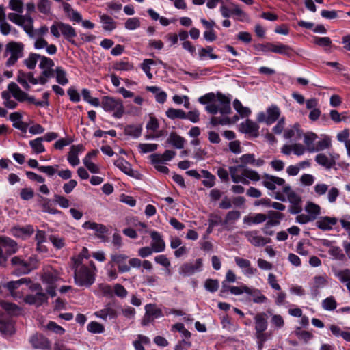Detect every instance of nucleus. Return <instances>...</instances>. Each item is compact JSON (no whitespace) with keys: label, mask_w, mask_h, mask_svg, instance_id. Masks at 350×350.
Listing matches in <instances>:
<instances>
[{"label":"nucleus","mask_w":350,"mask_h":350,"mask_svg":"<svg viewBox=\"0 0 350 350\" xmlns=\"http://www.w3.org/2000/svg\"><path fill=\"white\" fill-rule=\"evenodd\" d=\"M74 270V280L75 284L79 286L89 287L95 281L96 266L93 261H90L88 265H72Z\"/></svg>","instance_id":"nucleus-1"},{"label":"nucleus","mask_w":350,"mask_h":350,"mask_svg":"<svg viewBox=\"0 0 350 350\" xmlns=\"http://www.w3.org/2000/svg\"><path fill=\"white\" fill-rule=\"evenodd\" d=\"M38 260L34 256H29L27 259L23 256H15L10 260L12 273L16 275L29 273L38 269Z\"/></svg>","instance_id":"nucleus-2"},{"label":"nucleus","mask_w":350,"mask_h":350,"mask_svg":"<svg viewBox=\"0 0 350 350\" xmlns=\"http://www.w3.org/2000/svg\"><path fill=\"white\" fill-rule=\"evenodd\" d=\"M129 256L115 252L110 256V260L107 263V275L110 280H116L118 278V272L120 273L130 271V266L127 262Z\"/></svg>","instance_id":"nucleus-3"},{"label":"nucleus","mask_w":350,"mask_h":350,"mask_svg":"<svg viewBox=\"0 0 350 350\" xmlns=\"http://www.w3.org/2000/svg\"><path fill=\"white\" fill-rule=\"evenodd\" d=\"M100 105L109 113H112L116 118H120L124 113V107L121 99L114 97L105 96L102 97Z\"/></svg>","instance_id":"nucleus-4"},{"label":"nucleus","mask_w":350,"mask_h":350,"mask_svg":"<svg viewBox=\"0 0 350 350\" xmlns=\"http://www.w3.org/2000/svg\"><path fill=\"white\" fill-rule=\"evenodd\" d=\"M23 44L22 43L10 42L6 44L5 56L10 54V57L6 62L7 66H11L16 64L18 59L23 56Z\"/></svg>","instance_id":"nucleus-5"},{"label":"nucleus","mask_w":350,"mask_h":350,"mask_svg":"<svg viewBox=\"0 0 350 350\" xmlns=\"http://www.w3.org/2000/svg\"><path fill=\"white\" fill-rule=\"evenodd\" d=\"M42 281L48 284L46 288L47 294L51 297L56 296V282L59 280V277L56 271H46L42 275Z\"/></svg>","instance_id":"nucleus-6"},{"label":"nucleus","mask_w":350,"mask_h":350,"mask_svg":"<svg viewBox=\"0 0 350 350\" xmlns=\"http://www.w3.org/2000/svg\"><path fill=\"white\" fill-rule=\"evenodd\" d=\"M120 307L116 306L115 303H108L104 308L96 311L94 314L96 317L105 321L109 319H115L118 317Z\"/></svg>","instance_id":"nucleus-7"},{"label":"nucleus","mask_w":350,"mask_h":350,"mask_svg":"<svg viewBox=\"0 0 350 350\" xmlns=\"http://www.w3.org/2000/svg\"><path fill=\"white\" fill-rule=\"evenodd\" d=\"M255 324V336L256 338H262L263 334H267L265 332L268 327L267 314L265 312H258L254 317Z\"/></svg>","instance_id":"nucleus-8"},{"label":"nucleus","mask_w":350,"mask_h":350,"mask_svg":"<svg viewBox=\"0 0 350 350\" xmlns=\"http://www.w3.org/2000/svg\"><path fill=\"white\" fill-rule=\"evenodd\" d=\"M29 342L34 349H40L43 350H50L51 342L43 334L36 333L29 338Z\"/></svg>","instance_id":"nucleus-9"},{"label":"nucleus","mask_w":350,"mask_h":350,"mask_svg":"<svg viewBox=\"0 0 350 350\" xmlns=\"http://www.w3.org/2000/svg\"><path fill=\"white\" fill-rule=\"evenodd\" d=\"M25 303L40 307L48 301V296L44 292H37L36 294H29L23 298Z\"/></svg>","instance_id":"nucleus-10"},{"label":"nucleus","mask_w":350,"mask_h":350,"mask_svg":"<svg viewBox=\"0 0 350 350\" xmlns=\"http://www.w3.org/2000/svg\"><path fill=\"white\" fill-rule=\"evenodd\" d=\"M202 267V259L198 258L195 263L186 262L183 264L179 269V273L184 276L193 275L196 271H200Z\"/></svg>","instance_id":"nucleus-11"},{"label":"nucleus","mask_w":350,"mask_h":350,"mask_svg":"<svg viewBox=\"0 0 350 350\" xmlns=\"http://www.w3.org/2000/svg\"><path fill=\"white\" fill-rule=\"evenodd\" d=\"M339 158L338 154H330L329 157L325 154L320 153L316 155L315 161L321 166L329 170L336 165V161Z\"/></svg>","instance_id":"nucleus-12"},{"label":"nucleus","mask_w":350,"mask_h":350,"mask_svg":"<svg viewBox=\"0 0 350 350\" xmlns=\"http://www.w3.org/2000/svg\"><path fill=\"white\" fill-rule=\"evenodd\" d=\"M0 247L3 248V253L8 257L18 251L17 243L8 237H0Z\"/></svg>","instance_id":"nucleus-13"},{"label":"nucleus","mask_w":350,"mask_h":350,"mask_svg":"<svg viewBox=\"0 0 350 350\" xmlns=\"http://www.w3.org/2000/svg\"><path fill=\"white\" fill-rule=\"evenodd\" d=\"M59 30L64 38L72 44L77 46V44L74 40V38L77 36L75 28L70 25L62 22H59Z\"/></svg>","instance_id":"nucleus-14"},{"label":"nucleus","mask_w":350,"mask_h":350,"mask_svg":"<svg viewBox=\"0 0 350 350\" xmlns=\"http://www.w3.org/2000/svg\"><path fill=\"white\" fill-rule=\"evenodd\" d=\"M83 228L85 229L94 230L96 232V236L103 240H105V234L107 233L108 229L106 226L92 222L90 221H85L83 224Z\"/></svg>","instance_id":"nucleus-15"},{"label":"nucleus","mask_w":350,"mask_h":350,"mask_svg":"<svg viewBox=\"0 0 350 350\" xmlns=\"http://www.w3.org/2000/svg\"><path fill=\"white\" fill-rule=\"evenodd\" d=\"M262 178L263 186L271 191H273L275 189V185H284L285 183V180L284 178L270 175L268 174H265L262 176Z\"/></svg>","instance_id":"nucleus-16"},{"label":"nucleus","mask_w":350,"mask_h":350,"mask_svg":"<svg viewBox=\"0 0 350 350\" xmlns=\"http://www.w3.org/2000/svg\"><path fill=\"white\" fill-rule=\"evenodd\" d=\"M216 97L219 103L217 106L219 107V113L222 115L230 114L232 111L230 98L219 92L217 93Z\"/></svg>","instance_id":"nucleus-17"},{"label":"nucleus","mask_w":350,"mask_h":350,"mask_svg":"<svg viewBox=\"0 0 350 350\" xmlns=\"http://www.w3.org/2000/svg\"><path fill=\"white\" fill-rule=\"evenodd\" d=\"M150 235L152 239L150 245L154 250V252H163L165 249V243L161 234L157 231H152Z\"/></svg>","instance_id":"nucleus-18"},{"label":"nucleus","mask_w":350,"mask_h":350,"mask_svg":"<svg viewBox=\"0 0 350 350\" xmlns=\"http://www.w3.org/2000/svg\"><path fill=\"white\" fill-rule=\"evenodd\" d=\"M267 221L265 224V228L271 226H276L280 224V221L284 218V215L279 211L270 210L267 212Z\"/></svg>","instance_id":"nucleus-19"},{"label":"nucleus","mask_w":350,"mask_h":350,"mask_svg":"<svg viewBox=\"0 0 350 350\" xmlns=\"http://www.w3.org/2000/svg\"><path fill=\"white\" fill-rule=\"evenodd\" d=\"M34 232L33 226L26 225L25 226H14L11 228V233L16 237L26 238L30 237Z\"/></svg>","instance_id":"nucleus-20"},{"label":"nucleus","mask_w":350,"mask_h":350,"mask_svg":"<svg viewBox=\"0 0 350 350\" xmlns=\"http://www.w3.org/2000/svg\"><path fill=\"white\" fill-rule=\"evenodd\" d=\"M241 164L239 167L244 168L247 165L260 167L264 165L265 161L262 159H256L253 154H245L240 157Z\"/></svg>","instance_id":"nucleus-21"},{"label":"nucleus","mask_w":350,"mask_h":350,"mask_svg":"<svg viewBox=\"0 0 350 350\" xmlns=\"http://www.w3.org/2000/svg\"><path fill=\"white\" fill-rule=\"evenodd\" d=\"M243 133L250 135L252 137H257L259 135L258 125L250 119H247L241 124Z\"/></svg>","instance_id":"nucleus-22"},{"label":"nucleus","mask_w":350,"mask_h":350,"mask_svg":"<svg viewBox=\"0 0 350 350\" xmlns=\"http://www.w3.org/2000/svg\"><path fill=\"white\" fill-rule=\"evenodd\" d=\"M84 150V146L82 144L73 145L70 147L68 155V161L72 166H76L79 163L78 154Z\"/></svg>","instance_id":"nucleus-23"},{"label":"nucleus","mask_w":350,"mask_h":350,"mask_svg":"<svg viewBox=\"0 0 350 350\" xmlns=\"http://www.w3.org/2000/svg\"><path fill=\"white\" fill-rule=\"evenodd\" d=\"M242 234L252 245L255 247L262 246V236L258 234V230L245 231L242 232Z\"/></svg>","instance_id":"nucleus-24"},{"label":"nucleus","mask_w":350,"mask_h":350,"mask_svg":"<svg viewBox=\"0 0 350 350\" xmlns=\"http://www.w3.org/2000/svg\"><path fill=\"white\" fill-rule=\"evenodd\" d=\"M272 52L280 55H284L288 57H291L295 54V52L291 46H289L288 45L284 44L282 43H273Z\"/></svg>","instance_id":"nucleus-25"},{"label":"nucleus","mask_w":350,"mask_h":350,"mask_svg":"<svg viewBox=\"0 0 350 350\" xmlns=\"http://www.w3.org/2000/svg\"><path fill=\"white\" fill-rule=\"evenodd\" d=\"M336 218L325 216L318 220L316 222V226L322 230H330L332 229V226L336 225Z\"/></svg>","instance_id":"nucleus-26"},{"label":"nucleus","mask_w":350,"mask_h":350,"mask_svg":"<svg viewBox=\"0 0 350 350\" xmlns=\"http://www.w3.org/2000/svg\"><path fill=\"white\" fill-rule=\"evenodd\" d=\"M114 165L124 174L130 176H135L134 171L131 168V165L124 158L120 157L116 160Z\"/></svg>","instance_id":"nucleus-27"},{"label":"nucleus","mask_w":350,"mask_h":350,"mask_svg":"<svg viewBox=\"0 0 350 350\" xmlns=\"http://www.w3.org/2000/svg\"><path fill=\"white\" fill-rule=\"evenodd\" d=\"M267 124L271 125L274 123L280 116V110L279 107L275 105H272L267 109Z\"/></svg>","instance_id":"nucleus-28"},{"label":"nucleus","mask_w":350,"mask_h":350,"mask_svg":"<svg viewBox=\"0 0 350 350\" xmlns=\"http://www.w3.org/2000/svg\"><path fill=\"white\" fill-rule=\"evenodd\" d=\"M167 142L176 148L182 149L184 147L185 140L183 137L178 135L176 133L172 132L167 139Z\"/></svg>","instance_id":"nucleus-29"},{"label":"nucleus","mask_w":350,"mask_h":350,"mask_svg":"<svg viewBox=\"0 0 350 350\" xmlns=\"http://www.w3.org/2000/svg\"><path fill=\"white\" fill-rule=\"evenodd\" d=\"M267 219V214L256 213L251 216H245L243 218V223L248 225L262 224Z\"/></svg>","instance_id":"nucleus-30"},{"label":"nucleus","mask_w":350,"mask_h":350,"mask_svg":"<svg viewBox=\"0 0 350 350\" xmlns=\"http://www.w3.org/2000/svg\"><path fill=\"white\" fill-rule=\"evenodd\" d=\"M176 155V152L173 150H167L163 154H153L150 156L151 161L155 162H164L170 161Z\"/></svg>","instance_id":"nucleus-31"},{"label":"nucleus","mask_w":350,"mask_h":350,"mask_svg":"<svg viewBox=\"0 0 350 350\" xmlns=\"http://www.w3.org/2000/svg\"><path fill=\"white\" fill-rule=\"evenodd\" d=\"M327 278L323 275H316L314 278V284L312 287V293L316 296L319 294V289L327 284Z\"/></svg>","instance_id":"nucleus-32"},{"label":"nucleus","mask_w":350,"mask_h":350,"mask_svg":"<svg viewBox=\"0 0 350 350\" xmlns=\"http://www.w3.org/2000/svg\"><path fill=\"white\" fill-rule=\"evenodd\" d=\"M142 131V124L126 125L124 129V132L125 135L132 136L134 138H138L141 135Z\"/></svg>","instance_id":"nucleus-33"},{"label":"nucleus","mask_w":350,"mask_h":350,"mask_svg":"<svg viewBox=\"0 0 350 350\" xmlns=\"http://www.w3.org/2000/svg\"><path fill=\"white\" fill-rule=\"evenodd\" d=\"M146 316L148 319L159 318L162 316V310L153 304H147L145 307Z\"/></svg>","instance_id":"nucleus-34"},{"label":"nucleus","mask_w":350,"mask_h":350,"mask_svg":"<svg viewBox=\"0 0 350 350\" xmlns=\"http://www.w3.org/2000/svg\"><path fill=\"white\" fill-rule=\"evenodd\" d=\"M30 282V278H24L17 281H10L9 282H7L3 285V286L6 288L12 294L14 291L18 288L21 284Z\"/></svg>","instance_id":"nucleus-35"},{"label":"nucleus","mask_w":350,"mask_h":350,"mask_svg":"<svg viewBox=\"0 0 350 350\" xmlns=\"http://www.w3.org/2000/svg\"><path fill=\"white\" fill-rule=\"evenodd\" d=\"M100 22L103 23V29L106 31H112L116 28V23L113 19L106 14L100 16Z\"/></svg>","instance_id":"nucleus-36"},{"label":"nucleus","mask_w":350,"mask_h":350,"mask_svg":"<svg viewBox=\"0 0 350 350\" xmlns=\"http://www.w3.org/2000/svg\"><path fill=\"white\" fill-rule=\"evenodd\" d=\"M0 332L3 334H12L14 332V329L12 322L5 319H0Z\"/></svg>","instance_id":"nucleus-37"},{"label":"nucleus","mask_w":350,"mask_h":350,"mask_svg":"<svg viewBox=\"0 0 350 350\" xmlns=\"http://www.w3.org/2000/svg\"><path fill=\"white\" fill-rule=\"evenodd\" d=\"M24 18V26L23 30L29 36H33V19L29 13L23 15Z\"/></svg>","instance_id":"nucleus-38"},{"label":"nucleus","mask_w":350,"mask_h":350,"mask_svg":"<svg viewBox=\"0 0 350 350\" xmlns=\"http://www.w3.org/2000/svg\"><path fill=\"white\" fill-rule=\"evenodd\" d=\"M331 146V139L328 137H325L323 139L319 140L315 148L310 149V152H319L329 148Z\"/></svg>","instance_id":"nucleus-39"},{"label":"nucleus","mask_w":350,"mask_h":350,"mask_svg":"<svg viewBox=\"0 0 350 350\" xmlns=\"http://www.w3.org/2000/svg\"><path fill=\"white\" fill-rule=\"evenodd\" d=\"M55 78L57 82L62 85H65L68 83V79L66 77V72L60 66L55 68Z\"/></svg>","instance_id":"nucleus-40"},{"label":"nucleus","mask_w":350,"mask_h":350,"mask_svg":"<svg viewBox=\"0 0 350 350\" xmlns=\"http://www.w3.org/2000/svg\"><path fill=\"white\" fill-rule=\"evenodd\" d=\"M42 142V139L41 137H38L29 142V145L36 154H40L45 152L44 146Z\"/></svg>","instance_id":"nucleus-41"},{"label":"nucleus","mask_w":350,"mask_h":350,"mask_svg":"<svg viewBox=\"0 0 350 350\" xmlns=\"http://www.w3.org/2000/svg\"><path fill=\"white\" fill-rule=\"evenodd\" d=\"M295 334L298 339L303 341L304 343L308 342V341L314 337L311 332L306 330H301L299 327L296 329Z\"/></svg>","instance_id":"nucleus-42"},{"label":"nucleus","mask_w":350,"mask_h":350,"mask_svg":"<svg viewBox=\"0 0 350 350\" xmlns=\"http://www.w3.org/2000/svg\"><path fill=\"white\" fill-rule=\"evenodd\" d=\"M230 14L239 16L240 21H249L250 18L247 13L243 12L237 5H233V8L230 10Z\"/></svg>","instance_id":"nucleus-43"},{"label":"nucleus","mask_w":350,"mask_h":350,"mask_svg":"<svg viewBox=\"0 0 350 350\" xmlns=\"http://www.w3.org/2000/svg\"><path fill=\"white\" fill-rule=\"evenodd\" d=\"M213 48L211 46H207L205 48H202L198 51V55L201 59L206 57L207 55L211 59H216L218 58V56L214 53H213Z\"/></svg>","instance_id":"nucleus-44"},{"label":"nucleus","mask_w":350,"mask_h":350,"mask_svg":"<svg viewBox=\"0 0 350 350\" xmlns=\"http://www.w3.org/2000/svg\"><path fill=\"white\" fill-rule=\"evenodd\" d=\"M81 94L85 101L94 107L100 106L99 99L97 98H92L90 95V92L89 90L83 89L81 91Z\"/></svg>","instance_id":"nucleus-45"},{"label":"nucleus","mask_w":350,"mask_h":350,"mask_svg":"<svg viewBox=\"0 0 350 350\" xmlns=\"http://www.w3.org/2000/svg\"><path fill=\"white\" fill-rule=\"evenodd\" d=\"M219 287V280L217 279H207L204 282V288L211 293L216 292Z\"/></svg>","instance_id":"nucleus-46"},{"label":"nucleus","mask_w":350,"mask_h":350,"mask_svg":"<svg viewBox=\"0 0 350 350\" xmlns=\"http://www.w3.org/2000/svg\"><path fill=\"white\" fill-rule=\"evenodd\" d=\"M166 116L167 118L172 120L176 118L185 119V111L182 109H176L174 108H170L166 111Z\"/></svg>","instance_id":"nucleus-47"},{"label":"nucleus","mask_w":350,"mask_h":350,"mask_svg":"<svg viewBox=\"0 0 350 350\" xmlns=\"http://www.w3.org/2000/svg\"><path fill=\"white\" fill-rule=\"evenodd\" d=\"M171 330L172 332H178L181 333L183 336L187 339L190 338L191 336V332L185 329L184 324L182 323H177L173 325L172 326Z\"/></svg>","instance_id":"nucleus-48"},{"label":"nucleus","mask_w":350,"mask_h":350,"mask_svg":"<svg viewBox=\"0 0 350 350\" xmlns=\"http://www.w3.org/2000/svg\"><path fill=\"white\" fill-rule=\"evenodd\" d=\"M154 64L155 61L154 59H145L141 64V68L146 73L149 79H152L153 77V75L150 72V65H153Z\"/></svg>","instance_id":"nucleus-49"},{"label":"nucleus","mask_w":350,"mask_h":350,"mask_svg":"<svg viewBox=\"0 0 350 350\" xmlns=\"http://www.w3.org/2000/svg\"><path fill=\"white\" fill-rule=\"evenodd\" d=\"M202 173L205 178V180L202 181L204 186L206 187H212L215 185V177L210 172L207 170H202Z\"/></svg>","instance_id":"nucleus-50"},{"label":"nucleus","mask_w":350,"mask_h":350,"mask_svg":"<svg viewBox=\"0 0 350 350\" xmlns=\"http://www.w3.org/2000/svg\"><path fill=\"white\" fill-rule=\"evenodd\" d=\"M40 55L37 53H31L28 58L24 60V64L29 69H33L36 67L38 59H40Z\"/></svg>","instance_id":"nucleus-51"},{"label":"nucleus","mask_w":350,"mask_h":350,"mask_svg":"<svg viewBox=\"0 0 350 350\" xmlns=\"http://www.w3.org/2000/svg\"><path fill=\"white\" fill-rule=\"evenodd\" d=\"M322 306L326 310H334L336 308L337 303L333 296H329L323 301Z\"/></svg>","instance_id":"nucleus-52"},{"label":"nucleus","mask_w":350,"mask_h":350,"mask_svg":"<svg viewBox=\"0 0 350 350\" xmlns=\"http://www.w3.org/2000/svg\"><path fill=\"white\" fill-rule=\"evenodd\" d=\"M1 305L5 310L11 314H16L20 311L19 307L13 303L2 301Z\"/></svg>","instance_id":"nucleus-53"},{"label":"nucleus","mask_w":350,"mask_h":350,"mask_svg":"<svg viewBox=\"0 0 350 350\" xmlns=\"http://www.w3.org/2000/svg\"><path fill=\"white\" fill-rule=\"evenodd\" d=\"M230 293L234 295H240L243 293L247 294H252V289L247 286L246 285H241L240 286H233L230 289Z\"/></svg>","instance_id":"nucleus-54"},{"label":"nucleus","mask_w":350,"mask_h":350,"mask_svg":"<svg viewBox=\"0 0 350 350\" xmlns=\"http://www.w3.org/2000/svg\"><path fill=\"white\" fill-rule=\"evenodd\" d=\"M87 329L90 332L94 334H100L105 331L104 326L96 321L90 322L88 325Z\"/></svg>","instance_id":"nucleus-55"},{"label":"nucleus","mask_w":350,"mask_h":350,"mask_svg":"<svg viewBox=\"0 0 350 350\" xmlns=\"http://www.w3.org/2000/svg\"><path fill=\"white\" fill-rule=\"evenodd\" d=\"M51 6V2L49 0H39L37 5L38 10L44 14L50 13Z\"/></svg>","instance_id":"nucleus-56"},{"label":"nucleus","mask_w":350,"mask_h":350,"mask_svg":"<svg viewBox=\"0 0 350 350\" xmlns=\"http://www.w3.org/2000/svg\"><path fill=\"white\" fill-rule=\"evenodd\" d=\"M306 211L308 212L310 216L317 217L320 214V206L314 203L309 202L306 206Z\"/></svg>","instance_id":"nucleus-57"},{"label":"nucleus","mask_w":350,"mask_h":350,"mask_svg":"<svg viewBox=\"0 0 350 350\" xmlns=\"http://www.w3.org/2000/svg\"><path fill=\"white\" fill-rule=\"evenodd\" d=\"M242 175L246 179H250L252 181H258L260 179V176L257 172L247 168L243 169Z\"/></svg>","instance_id":"nucleus-58"},{"label":"nucleus","mask_w":350,"mask_h":350,"mask_svg":"<svg viewBox=\"0 0 350 350\" xmlns=\"http://www.w3.org/2000/svg\"><path fill=\"white\" fill-rule=\"evenodd\" d=\"M89 252L86 247H83L80 254L76 256L72 257V260L73 261V265H81L83 264V258L88 259L89 258Z\"/></svg>","instance_id":"nucleus-59"},{"label":"nucleus","mask_w":350,"mask_h":350,"mask_svg":"<svg viewBox=\"0 0 350 350\" xmlns=\"http://www.w3.org/2000/svg\"><path fill=\"white\" fill-rule=\"evenodd\" d=\"M8 19L12 23L22 27L24 26V17L23 15L18 14V13H9L8 15Z\"/></svg>","instance_id":"nucleus-60"},{"label":"nucleus","mask_w":350,"mask_h":350,"mask_svg":"<svg viewBox=\"0 0 350 350\" xmlns=\"http://www.w3.org/2000/svg\"><path fill=\"white\" fill-rule=\"evenodd\" d=\"M113 68L116 70H131L134 68L132 63L120 61L114 64Z\"/></svg>","instance_id":"nucleus-61"},{"label":"nucleus","mask_w":350,"mask_h":350,"mask_svg":"<svg viewBox=\"0 0 350 350\" xmlns=\"http://www.w3.org/2000/svg\"><path fill=\"white\" fill-rule=\"evenodd\" d=\"M249 295L253 297L252 301L254 303L262 304L267 300V298L258 289H252V293Z\"/></svg>","instance_id":"nucleus-62"},{"label":"nucleus","mask_w":350,"mask_h":350,"mask_svg":"<svg viewBox=\"0 0 350 350\" xmlns=\"http://www.w3.org/2000/svg\"><path fill=\"white\" fill-rule=\"evenodd\" d=\"M46 329L59 335H62L65 333V329L62 327L51 321L46 325Z\"/></svg>","instance_id":"nucleus-63"},{"label":"nucleus","mask_w":350,"mask_h":350,"mask_svg":"<svg viewBox=\"0 0 350 350\" xmlns=\"http://www.w3.org/2000/svg\"><path fill=\"white\" fill-rule=\"evenodd\" d=\"M335 275L340 280L341 282H347L350 281V269H345L338 271Z\"/></svg>","instance_id":"nucleus-64"}]
</instances>
